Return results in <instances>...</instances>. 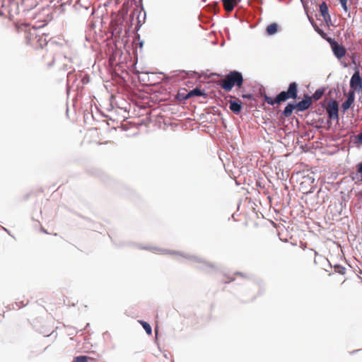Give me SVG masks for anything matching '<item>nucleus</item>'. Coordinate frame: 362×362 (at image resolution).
<instances>
[{
    "mask_svg": "<svg viewBox=\"0 0 362 362\" xmlns=\"http://www.w3.org/2000/svg\"><path fill=\"white\" fill-rule=\"evenodd\" d=\"M18 32H25V42L34 49H42L47 45L48 35L28 24H21L17 28Z\"/></svg>",
    "mask_w": 362,
    "mask_h": 362,
    "instance_id": "nucleus-1",
    "label": "nucleus"
},
{
    "mask_svg": "<svg viewBox=\"0 0 362 362\" xmlns=\"http://www.w3.org/2000/svg\"><path fill=\"white\" fill-rule=\"evenodd\" d=\"M298 85L296 82H292L289 84L286 91H281L275 98H272L266 94L263 95L264 102L269 105H274L275 104L279 105L288 99H296L298 96Z\"/></svg>",
    "mask_w": 362,
    "mask_h": 362,
    "instance_id": "nucleus-2",
    "label": "nucleus"
},
{
    "mask_svg": "<svg viewBox=\"0 0 362 362\" xmlns=\"http://www.w3.org/2000/svg\"><path fill=\"white\" fill-rule=\"evenodd\" d=\"M243 77L240 72L232 71L222 80L218 81V85L225 91H230L234 86L241 88L243 83Z\"/></svg>",
    "mask_w": 362,
    "mask_h": 362,
    "instance_id": "nucleus-3",
    "label": "nucleus"
},
{
    "mask_svg": "<svg viewBox=\"0 0 362 362\" xmlns=\"http://www.w3.org/2000/svg\"><path fill=\"white\" fill-rule=\"evenodd\" d=\"M326 40L329 43L334 55L338 59H341L346 55V50L342 45L339 44L332 38H326Z\"/></svg>",
    "mask_w": 362,
    "mask_h": 362,
    "instance_id": "nucleus-4",
    "label": "nucleus"
},
{
    "mask_svg": "<svg viewBox=\"0 0 362 362\" xmlns=\"http://www.w3.org/2000/svg\"><path fill=\"white\" fill-rule=\"evenodd\" d=\"M350 87L352 89L351 91L360 92L362 91V78L360 76L358 70H356L350 80Z\"/></svg>",
    "mask_w": 362,
    "mask_h": 362,
    "instance_id": "nucleus-5",
    "label": "nucleus"
},
{
    "mask_svg": "<svg viewBox=\"0 0 362 362\" xmlns=\"http://www.w3.org/2000/svg\"><path fill=\"white\" fill-rule=\"evenodd\" d=\"M327 112L330 119H338L339 105L336 100H332L328 103L327 106Z\"/></svg>",
    "mask_w": 362,
    "mask_h": 362,
    "instance_id": "nucleus-6",
    "label": "nucleus"
},
{
    "mask_svg": "<svg viewBox=\"0 0 362 362\" xmlns=\"http://www.w3.org/2000/svg\"><path fill=\"white\" fill-rule=\"evenodd\" d=\"M230 100H229V108L235 114L238 115L242 110V103L235 96L230 95Z\"/></svg>",
    "mask_w": 362,
    "mask_h": 362,
    "instance_id": "nucleus-7",
    "label": "nucleus"
},
{
    "mask_svg": "<svg viewBox=\"0 0 362 362\" xmlns=\"http://www.w3.org/2000/svg\"><path fill=\"white\" fill-rule=\"evenodd\" d=\"M312 105V97L308 95L304 96V99L296 104L297 111H304L308 110Z\"/></svg>",
    "mask_w": 362,
    "mask_h": 362,
    "instance_id": "nucleus-8",
    "label": "nucleus"
},
{
    "mask_svg": "<svg viewBox=\"0 0 362 362\" xmlns=\"http://www.w3.org/2000/svg\"><path fill=\"white\" fill-rule=\"evenodd\" d=\"M354 99H355L354 92L349 91L346 100L345 102H344L341 105V108L343 109L344 111H346L350 108V107L354 102Z\"/></svg>",
    "mask_w": 362,
    "mask_h": 362,
    "instance_id": "nucleus-9",
    "label": "nucleus"
},
{
    "mask_svg": "<svg viewBox=\"0 0 362 362\" xmlns=\"http://www.w3.org/2000/svg\"><path fill=\"white\" fill-rule=\"evenodd\" d=\"M320 12L325 22L328 23L331 21V17L329 13L328 6L325 2H322L320 5Z\"/></svg>",
    "mask_w": 362,
    "mask_h": 362,
    "instance_id": "nucleus-10",
    "label": "nucleus"
},
{
    "mask_svg": "<svg viewBox=\"0 0 362 362\" xmlns=\"http://www.w3.org/2000/svg\"><path fill=\"white\" fill-rule=\"evenodd\" d=\"M224 9L227 12H231L240 0H222Z\"/></svg>",
    "mask_w": 362,
    "mask_h": 362,
    "instance_id": "nucleus-11",
    "label": "nucleus"
},
{
    "mask_svg": "<svg viewBox=\"0 0 362 362\" xmlns=\"http://www.w3.org/2000/svg\"><path fill=\"white\" fill-rule=\"evenodd\" d=\"M279 25L276 23L269 24L267 28L266 32L268 35H273L278 32Z\"/></svg>",
    "mask_w": 362,
    "mask_h": 362,
    "instance_id": "nucleus-12",
    "label": "nucleus"
},
{
    "mask_svg": "<svg viewBox=\"0 0 362 362\" xmlns=\"http://www.w3.org/2000/svg\"><path fill=\"white\" fill-rule=\"evenodd\" d=\"M294 109H296V105L289 103L288 104L283 111V115L286 117H288L292 115Z\"/></svg>",
    "mask_w": 362,
    "mask_h": 362,
    "instance_id": "nucleus-13",
    "label": "nucleus"
},
{
    "mask_svg": "<svg viewBox=\"0 0 362 362\" xmlns=\"http://www.w3.org/2000/svg\"><path fill=\"white\" fill-rule=\"evenodd\" d=\"M206 95V93H204L202 90H201L199 88H196L192 90H190L186 98H189L194 96H202Z\"/></svg>",
    "mask_w": 362,
    "mask_h": 362,
    "instance_id": "nucleus-14",
    "label": "nucleus"
},
{
    "mask_svg": "<svg viewBox=\"0 0 362 362\" xmlns=\"http://www.w3.org/2000/svg\"><path fill=\"white\" fill-rule=\"evenodd\" d=\"M139 323L142 325V327H144V329H145L146 333L148 334L151 335L152 333V329H151V325L148 322H146L145 321H142V320H140Z\"/></svg>",
    "mask_w": 362,
    "mask_h": 362,
    "instance_id": "nucleus-15",
    "label": "nucleus"
},
{
    "mask_svg": "<svg viewBox=\"0 0 362 362\" xmlns=\"http://www.w3.org/2000/svg\"><path fill=\"white\" fill-rule=\"evenodd\" d=\"M88 357L86 356H76L72 362H88Z\"/></svg>",
    "mask_w": 362,
    "mask_h": 362,
    "instance_id": "nucleus-16",
    "label": "nucleus"
},
{
    "mask_svg": "<svg viewBox=\"0 0 362 362\" xmlns=\"http://www.w3.org/2000/svg\"><path fill=\"white\" fill-rule=\"evenodd\" d=\"M323 92L320 90H317L315 93L313 94L312 98H313L315 100H319L322 95Z\"/></svg>",
    "mask_w": 362,
    "mask_h": 362,
    "instance_id": "nucleus-17",
    "label": "nucleus"
},
{
    "mask_svg": "<svg viewBox=\"0 0 362 362\" xmlns=\"http://www.w3.org/2000/svg\"><path fill=\"white\" fill-rule=\"evenodd\" d=\"M315 30L317 32V33L319 35H320V36L322 37H323L324 39L326 40V38H329L328 37H327V34L321 29H320L319 28H315Z\"/></svg>",
    "mask_w": 362,
    "mask_h": 362,
    "instance_id": "nucleus-18",
    "label": "nucleus"
},
{
    "mask_svg": "<svg viewBox=\"0 0 362 362\" xmlns=\"http://www.w3.org/2000/svg\"><path fill=\"white\" fill-rule=\"evenodd\" d=\"M347 1L348 0H339L340 1V4L343 8V9L344 10V11L347 12L348 11V7H347Z\"/></svg>",
    "mask_w": 362,
    "mask_h": 362,
    "instance_id": "nucleus-19",
    "label": "nucleus"
},
{
    "mask_svg": "<svg viewBox=\"0 0 362 362\" xmlns=\"http://www.w3.org/2000/svg\"><path fill=\"white\" fill-rule=\"evenodd\" d=\"M308 253H309V255L311 257H313L314 259H315V257L317 256V253L316 251H315L313 249H309L308 250Z\"/></svg>",
    "mask_w": 362,
    "mask_h": 362,
    "instance_id": "nucleus-20",
    "label": "nucleus"
},
{
    "mask_svg": "<svg viewBox=\"0 0 362 362\" xmlns=\"http://www.w3.org/2000/svg\"><path fill=\"white\" fill-rule=\"evenodd\" d=\"M335 270L342 274L345 273V268L340 266L335 267Z\"/></svg>",
    "mask_w": 362,
    "mask_h": 362,
    "instance_id": "nucleus-21",
    "label": "nucleus"
},
{
    "mask_svg": "<svg viewBox=\"0 0 362 362\" xmlns=\"http://www.w3.org/2000/svg\"><path fill=\"white\" fill-rule=\"evenodd\" d=\"M357 172L361 174V180H362V162L357 165Z\"/></svg>",
    "mask_w": 362,
    "mask_h": 362,
    "instance_id": "nucleus-22",
    "label": "nucleus"
},
{
    "mask_svg": "<svg viewBox=\"0 0 362 362\" xmlns=\"http://www.w3.org/2000/svg\"><path fill=\"white\" fill-rule=\"evenodd\" d=\"M357 142L362 144V132L356 136Z\"/></svg>",
    "mask_w": 362,
    "mask_h": 362,
    "instance_id": "nucleus-23",
    "label": "nucleus"
},
{
    "mask_svg": "<svg viewBox=\"0 0 362 362\" xmlns=\"http://www.w3.org/2000/svg\"><path fill=\"white\" fill-rule=\"evenodd\" d=\"M242 97H243V98L250 99V98H252V95L251 94H243V95H242Z\"/></svg>",
    "mask_w": 362,
    "mask_h": 362,
    "instance_id": "nucleus-24",
    "label": "nucleus"
},
{
    "mask_svg": "<svg viewBox=\"0 0 362 362\" xmlns=\"http://www.w3.org/2000/svg\"><path fill=\"white\" fill-rule=\"evenodd\" d=\"M306 179L308 180H311L312 182H313V181H314V179H312L311 177H306Z\"/></svg>",
    "mask_w": 362,
    "mask_h": 362,
    "instance_id": "nucleus-25",
    "label": "nucleus"
},
{
    "mask_svg": "<svg viewBox=\"0 0 362 362\" xmlns=\"http://www.w3.org/2000/svg\"><path fill=\"white\" fill-rule=\"evenodd\" d=\"M42 230L44 233H47V231L45 229H44V228H42Z\"/></svg>",
    "mask_w": 362,
    "mask_h": 362,
    "instance_id": "nucleus-26",
    "label": "nucleus"
},
{
    "mask_svg": "<svg viewBox=\"0 0 362 362\" xmlns=\"http://www.w3.org/2000/svg\"><path fill=\"white\" fill-rule=\"evenodd\" d=\"M302 2H303L305 0H300Z\"/></svg>",
    "mask_w": 362,
    "mask_h": 362,
    "instance_id": "nucleus-27",
    "label": "nucleus"
}]
</instances>
